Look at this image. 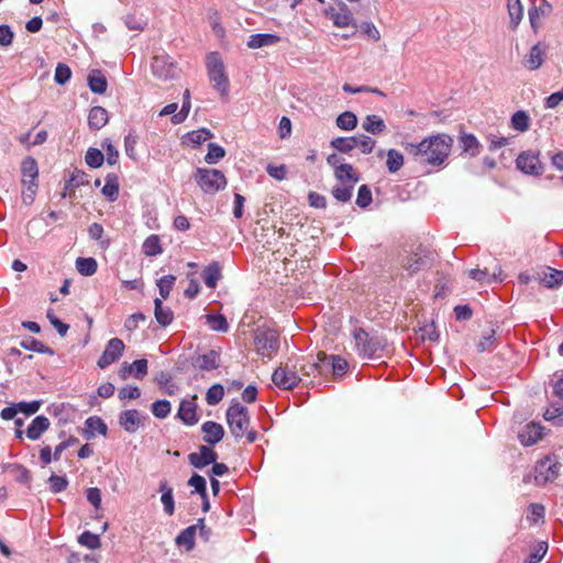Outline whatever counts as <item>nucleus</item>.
Wrapping results in <instances>:
<instances>
[{
  "label": "nucleus",
  "instance_id": "obj_1",
  "mask_svg": "<svg viewBox=\"0 0 563 563\" xmlns=\"http://www.w3.org/2000/svg\"><path fill=\"white\" fill-rule=\"evenodd\" d=\"M453 139L448 134H438L423 139L419 143H409L406 150L420 163H426L434 167L444 164L450 155Z\"/></svg>",
  "mask_w": 563,
  "mask_h": 563
},
{
  "label": "nucleus",
  "instance_id": "obj_2",
  "mask_svg": "<svg viewBox=\"0 0 563 563\" xmlns=\"http://www.w3.org/2000/svg\"><path fill=\"white\" fill-rule=\"evenodd\" d=\"M225 418L231 434L235 439H242L251 423L247 408L239 401H233L227 409Z\"/></svg>",
  "mask_w": 563,
  "mask_h": 563
},
{
  "label": "nucleus",
  "instance_id": "obj_3",
  "mask_svg": "<svg viewBox=\"0 0 563 563\" xmlns=\"http://www.w3.org/2000/svg\"><path fill=\"white\" fill-rule=\"evenodd\" d=\"M207 69L209 80L212 82L213 88L219 91L221 96H227L230 84L219 53L212 52L207 56Z\"/></svg>",
  "mask_w": 563,
  "mask_h": 563
},
{
  "label": "nucleus",
  "instance_id": "obj_4",
  "mask_svg": "<svg viewBox=\"0 0 563 563\" xmlns=\"http://www.w3.org/2000/svg\"><path fill=\"white\" fill-rule=\"evenodd\" d=\"M195 180L205 194L210 195L223 190L227 186V178L219 169L197 168Z\"/></svg>",
  "mask_w": 563,
  "mask_h": 563
},
{
  "label": "nucleus",
  "instance_id": "obj_5",
  "mask_svg": "<svg viewBox=\"0 0 563 563\" xmlns=\"http://www.w3.org/2000/svg\"><path fill=\"white\" fill-rule=\"evenodd\" d=\"M254 345L260 355L272 358L279 350V335L269 328H257L254 332Z\"/></svg>",
  "mask_w": 563,
  "mask_h": 563
},
{
  "label": "nucleus",
  "instance_id": "obj_6",
  "mask_svg": "<svg viewBox=\"0 0 563 563\" xmlns=\"http://www.w3.org/2000/svg\"><path fill=\"white\" fill-rule=\"evenodd\" d=\"M272 380L278 388L289 390L295 388L302 380V377L298 374L297 365L290 367L285 364L274 371Z\"/></svg>",
  "mask_w": 563,
  "mask_h": 563
},
{
  "label": "nucleus",
  "instance_id": "obj_7",
  "mask_svg": "<svg viewBox=\"0 0 563 563\" xmlns=\"http://www.w3.org/2000/svg\"><path fill=\"white\" fill-rule=\"evenodd\" d=\"M561 465L551 456L540 460L534 467V481L538 485L553 482L560 473Z\"/></svg>",
  "mask_w": 563,
  "mask_h": 563
},
{
  "label": "nucleus",
  "instance_id": "obj_8",
  "mask_svg": "<svg viewBox=\"0 0 563 563\" xmlns=\"http://www.w3.org/2000/svg\"><path fill=\"white\" fill-rule=\"evenodd\" d=\"M152 73L161 80H169L176 77L177 65L169 55L157 54L152 60Z\"/></svg>",
  "mask_w": 563,
  "mask_h": 563
},
{
  "label": "nucleus",
  "instance_id": "obj_9",
  "mask_svg": "<svg viewBox=\"0 0 563 563\" xmlns=\"http://www.w3.org/2000/svg\"><path fill=\"white\" fill-rule=\"evenodd\" d=\"M516 166L523 174L531 176H539L543 172V165L540 161L539 153L531 150L525 151L518 155Z\"/></svg>",
  "mask_w": 563,
  "mask_h": 563
},
{
  "label": "nucleus",
  "instance_id": "obj_10",
  "mask_svg": "<svg viewBox=\"0 0 563 563\" xmlns=\"http://www.w3.org/2000/svg\"><path fill=\"white\" fill-rule=\"evenodd\" d=\"M354 340L358 354L364 357H373L383 347L377 339L371 338L368 333L361 328L354 331Z\"/></svg>",
  "mask_w": 563,
  "mask_h": 563
},
{
  "label": "nucleus",
  "instance_id": "obj_11",
  "mask_svg": "<svg viewBox=\"0 0 563 563\" xmlns=\"http://www.w3.org/2000/svg\"><path fill=\"white\" fill-rule=\"evenodd\" d=\"M123 351L124 343L121 339L113 338L109 340L103 353L98 360V366L102 369L107 368L122 356Z\"/></svg>",
  "mask_w": 563,
  "mask_h": 563
},
{
  "label": "nucleus",
  "instance_id": "obj_12",
  "mask_svg": "<svg viewBox=\"0 0 563 563\" xmlns=\"http://www.w3.org/2000/svg\"><path fill=\"white\" fill-rule=\"evenodd\" d=\"M325 14L338 27L356 26L355 19L350 8L344 2H340L339 10L332 7L329 8Z\"/></svg>",
  "mask_w": 563,
  "mask_h": 563
},
{
  "label": "nucleus",
  "instance_id": "obj_13",
  "mask_svg": "<svg viewBox=\"0 0 563 563\" xmlns=\"http://www.w3.org/2000/svg\"><path fill=\"white\" fill-rule=\"evenodd\" d=\"M547 56V45L538 42L534 44L528 52V54L522 59V65L528 70H537L539 69Z\"/></svg>",
  "mask_w": 563,
  "mask_h": 563
},
{
  "label": "nucleus",
  "instance_id": "obj_14",
  "mask_svg": "<svg viewBox=\"0 0 563 563\" xmlns=\"http://www.w3.org/2000/svg\"><path fill=\"white\" fill-rule=\"evenodd\" d=\"M218 459V454L207 445H200L199 452H192L188 455L189 463L196 468H203Z\"/></svg>",
  "mask_w": 563,
  "mask_h": 563
},
{
  "label": "nucleus",
  "instance_id": "obj_15",
  "mask_svg": "<svg viewBox=\"0 0 563 563\" xmlns=\"http://www.w3.org/2000/svg\"><path fill=\"white\" fill-rule=\"evenodd\" d=\"M325 361L327 355L324 353L318 354L317 360H303L299 366V372L301 373L302 379L305 377H316L317 375H321L325 369Z\"/></svg>",
  "mask_w": 563,
  "mask_h": 563
},
{
  "label": "nucleus",
  "instance_id": "obj_16",
  "mask_svg": "<svg viewBox=\"0 0 563 563\" xmlns=\"http://www.w3.org/2000/svg\"><path fill=\"white\" fill-rule=\"evenodd\" d=\"M143 419H145V417H142L136 409H128L119 415V423L128 433H135L142 424Z\"/></svg>",
  "mask_w": 563,
  "mask_h": 563
},
{
  "label": "nucleus",
  "instance_id": "obj_17",
  "mask_svg": "<svg viewBox=\"0 0 563 563\" xmlns=\"http://www.w3.org/2000/svg\"><path fill=\"white\" fill-rule=\"evenodd\" d=\"M543 427L540 423L530 422L518 433L520 443L525 446L536 444L542 437Z\"/></svg>",
  "mask_w": 563,
  "mask_h": 563
},
{
  "label": "nucleus",
  "instance_id": "obj_18",
  "mask_svg": "<svg viewBox=\"0 0 563 563\" xmlns=\"http://www.w3.org/2000/svg\"><path fill=\"white\" fill-rule=\"evenodd\" d=\"M468 276L482 284L500 283L504 280L503 269L500 266H497L493 273H489L487 268H473L468 272Z\"/></svg>",
  "mask_w": 563,
  "mask_h": 563
},
{
  "label": "nucleus",
  "instance_id": "obj_19",
  "mask_svg": "<svg viewBox=\"0 0 563 563\" xmlns=\"http://www.w3.org/2000/svg\"><path fill=\"white\" fill-rule=\"evenodd\" d=\"M192 364L201 371L217 369L220 366V352L210 350L205 354L198 355Z\"/></svg>",
  "mask_w": 563,
  "mask_h": 563
},
{
  "label": "nucleus",
  "instance_id": "obj_20",
  "mask_svg": "<svg viewBox=\"0 0 563 563\" xmlns=\"http://www.w3.org/2000/svg\"><path fill=\"white\" fill-rule=\"evenodd\" d=\"M552 12V5L543 0L540 5H532L528 10L529 22L534 32L539 30L540 19L549 16Z\"/></svg>",
  "mask_w": 563,
  "mask_h": 563
},
{
  "label": "nucleus",
  "instance_id": "obj_21",
  "mask_svg": "<svg viewBox=\"0 0 563 563\" xmlns=\"http://www.w3.org/2000/svg\"><path fill=\"white\" fill-rule=\"evenodd\" d=\"M201 430L205 433L203 441L209 445L219 443L224 435L223 427L220 423L213 421H206L201 426Z\"/></svg>",
  "mask_w": 563,
  "mask_h": 563
},
{
  "label": "nucleus",
  "instance_id": "obj_22",
  "mask_svg": "<svg viewBox=\"0 0 563 563\" xmlns=\"http://www.w3.org/2000/svg\"><path fill=\"white\" fill-rule=\"evenodd\" d=\"M459 144L462 148V152L471 157L477 156L482 150L479 141L472 133L462 132L459 135Z\"/></svg>",
  "mask_w": 563,
  "mask_h": 563
},
{
  "label": "nucleus",
  "instance_id": "obj_23",
  "mask_svg": "<svg viewBox=\"0 0 563 563\" xmlns=\"http://www.w3.org/2000/svg\"><path fill=\"white\" fill-rule=\"evenodd\" d=\"M537 279L547 288H558L563 284V271L547 267L545 271L538 274Z\"/></svg>",
  "mask_w": 563,
  "mask_h": 563
},
{
  "label": "nucleus",
  "instance_id": "obj_24",
  "mask_svg": "<svg viewBox=\"0 0 563 563\" xmlns=\"http://www.w3.org/2000/svg\"><path fill=\"white\" fill-rule=\"evenodd\" d=\"M22 184L37 183L38 166L35 158L26 156L21 163Z\"/></svg>",
  "mask_w": 563,
  "mask_h": 563
},
{
  "label": "nucleus",
  "instance_id": "obj_25",
  "mask_svg": "<svg viewBox=\"0 0 563 563\" xmlns=\"http://www.w3.org/2000/svg\"><path fill=\"white\" fill-rule=\"evenodd\" d=\"M280 42V36L272 33L252 34L247 40V47L255 49L264 46H273Z\"/></svg>",
  "mask_w": 563,
  "mask_h": 563
},
{
  "label": "nucleus",
  "instance_id": "obj_26",
  "mask_svg": "<svg viewBox=\"0 0 563 563\" xmlns=\"http://www.w3.org/2000/svg\"><path fill=\"white\" fill-rule=\"evenodd\" d=\"M196 408L194 400H181L177 417L187 426H194L198 422Z\"/></svg>",
  "mask_w": 563,
  "mask_h": 563
},
{
  "label": "nucleus",
  "instance_id": "obj_27",
  "mask_svg": "<svg viewBox=\"0 0 563 563\" xmlns=\"http://www.w3.org/2000/svg\"><path fill=\"white\" fill-rule=\"evenodd\" d=\"M51 422L45 416L35 417L26 429V437L30 440H38L48 430Z\"/></svg>",
  "mask_w": 563,
  "mask_h": 563
},
{
  "label": "nucleus",
  "instance_id": "obj_28",
  "mask_svg": "<svg viewBox=\"0 0 563 563\" xmlns=\"http://www.w3.org/2000/svg\"><path fill=\"white\" fill-rule=\"evenodd\" d=\"M107 432L108 427L100 417L92 416L85 421V437L87 439L95 438L97 433L106 435Z\"/></svg>",
  "mask_w": 563,
  "mask_h": 563
},
{
  "label": "nucleus",
  "instance_id": "obj_29",
  "mask_svg": "<svg viewBox=\"0 0 563 563\" xmlns=\"http://www.w3.org/2000/svg\"><path fill=\"white\" fill-rule=\"evenodd\" d=\"M509 27L516 31L523 18V5L520 0H507Z\"/></svg>",
  "mask_w": 563,
  "mask_h": 563
},
{
  "label": "nucleus",
  "instance_id": "obj_30",
  "mask_svg": "<svg viewBox=\"0 0 563 563\" xmlns=\"http://www.w3.org/2000/svg\"><path fill=\"white\" fill-rule=\"evenodd\" d=\"M158 492L162 494L161 501L165 514L172 516L175 512L173 488L168 485L167 481H162L158 486Z\"/></svg>",
  "mask_w": 563,
  "mask_h": 563
},
{
  "label": "nucleus",
  "instance_id": "obj_31",
  "mask_svg": "<svg viewBox=\"0 0 563 563\" xmlns=\"http://www.w3.org/2000/svg\"><path fill=\"white\" fill-rule=\"evenodd\" d=\"M108 111L102 107H93L89 111L88 124L92 130H100L108 123Z\"/></svg>",
  "mask_w": 563,
  "mask_h": 563
},
{
  "label": "nucleus",
  "instance_id": "obj_32",
  "mask_svg": "<svg viewBox=\"0 0 563 563\" xmlns=\"http://www.w3.org/2000/svg\"><path fill=\"white\" fill-rule=\"evenodd\" d=\"M106 184L101 189L102 195L111 202L115 201L119 197V177L114 173H110L106 176Z\"/></svg>",
  "mask_w": 563,
  "mask_h": 563
},
{
  "label": "nucleus",
  "instance_id": "obj_33",
  "mask_svg": "<svg viewBox=\"0 0 563 563\" xmlns=\"http://www.w3.org/2000/svg\"><path fill=\"white\" fill-rule=\"evenodd\" d=\"M362 128L367 133L378 135L386 131V123L379 115L368 114L364 118Z\"/></svg>",
  "mask_w": 563,
  "mask_h": 563
},
{
  "label": "nucleus",
  "instance_id": "obj_34",
  "mask_svg": "<svg viewBox=\"0 0 563 563\" xmlns=\"http://www.w3.org/2000/svg\"><path fill=\"white\" fill-rule=\"evenodd\" d=\"M88 86L92 92L102 95L107 90L108 81L101 70L93 69L88 75Z\"/></svg>",
  "mask_w": 563,
  "mask_h": 563
},
{
  "label": "nucleus",
  "instance_id": "obj_35",
  "mask_svg": "<svg viewBox=\"0 0 563 563\" xmlns=\"http://www.w3.org/2000/svg\"><path fill=\"white\" fill-rule=\"evenodd\" d=\"M154 306H155L154 314H155L156 321L162 327L169 325L174 320V312L172 311V309L169 307H165L163 305L162 299H159V298H156L154 300Z\"/></svg>",
  "mask_w": 563,
  "mask_h": 563
},
{
  "label": "nucleus",
  "instance_id": "obj_36",
  "mask_svg": "<svg viewBox=\"0 0 563 563\" xmlns=\"http://www.w3.org/2000/svg\"><path fill=\"white\" fill-rule=\"evenodd\" d=\"M334 176L339 184L356 185L360 181V175L354 172L351 164L339 166V170H334Z\"/></svg>",
  "mask_w": 563,
  "mask_h": 563
},
{
  "label": "nucleus",
  "instance_id": "obj_37",
  "mask_svg": "<svg viewBox=\"0 0 563 563\" xmlns=\"http://www.w3.org/2000/svg\"><path fill=\"white\" fill-rule=\"evenodd\" d=\"M202 278L207 287L214 288L221 278V268L217 262L209 264L202 272Z\"/></svg>",
  "mask_w": 563,
  "mask_h": 563
},
{
  "label": "nucleus",
  "instance_id": "obj_38",
  "mask_svg": "<svg viewBox=\"0 0 563 563\" xmlns=\"http://www.w3.org/2000/svg\"><path fill=\"white\" fill-rule=\"evenodd\" d=\"M89 183L88 175L84 170L75 169L65 184V191L62 197H66L68 190H74Z\"/></svg>",
  "mask_w": 563,
  "mask_h": 563
},
{
  "label": "nucleus",
  "instance_id": "obj_39",
  "mask_svg": "<svg viewBox=\"0 0 563 563\" xmlns=\"http://www.w3.org/2000/svg\"><path fill=\"white\" fill-rule=\"evenodd\" d=\"M330 145L340 153L349 154L354 148H356V135L347 137L340 136L332 139Z\"/></svg>",
  "mask_w": 563,
  "mask_h": 563
},
{
  "label": "nucleus",
  "instance_id": "obj_40",
  "mask_svg": "<svg viewBox=\"0 0 563 563\" xmlns=\"http://www.w3.org/2000/svg\"><path fill=\"white\" fill-rule=\"evenodd\" d=\"M20 346L32 352H36L40 354H46V355H54L55 351L45 345L43 342L34 339V338H27L20 342Z\"/></svg>",
  "mask_w": 563,
  "mask_h": 563
},
{
  "label": "nucleus",
  "instance_id": "obj_41",
  "mask_svg": "<svg viewBox=\"0 0 563 563\" xmlns=\"http://www.w3.org/2000/svg\"><path fill=\"white\" fill-rule=\"evenodd\" d=\"M195 537H196V527L189 526L186 529H184L177 537H176V544L183 545L186 548L187 551H191L195 548Z\"/></svg>",
  "mask_w": 563,
  "mask_h": 563
},
{
  "label": "nucleus",
  "instance_id": "obj_42",
  "mask_svg": "<svg viewBox=\"0 0 563 563\" xmlns=\"http://www.w3.org/2000/svg\"><path fill=\"white\" fill-rule=\"evenodd\" d=\"M142 251L146 256H156L163 252L158 235L151 234L145 239Z\"/></svg>",
  "mask_w": 563,
  "mask_h": 563
},
{
  "label": "nucleus",
  "instance_id": "obj_43",
  "mask_svg": "<svg viewBox=\"0 0 563 563\" xmlns=\"http://www.w3.org/2000/svg\"><path fill=\"white\" fill-rule=\"evenodd\" d=\"M76 268L82 276H92L97 272L98 264L92 257H78Z\"/></svg>",
  "mask_w": 563,
  "mask_h": 563
},
{
  "label": "nucleus",
  "instance_id": "obj_44",
  "mask_svg": "<svg viewBox=\"0 0 563 563\" xmlns=\"http://www.w3.org/2000/svg\"><path fill=\"white\" fill-rule=\"evenodd\" d=\"M424 265H426V260L419 253H412L405 260V262L402 264L404 268L406 271H408L409 274H415V273L419 272L420 269H422V267Z\"/></svg>",
  "mask_w": 563,
  "mask_h": 563
},
{
  "label": "nucleus",
  "instance_id": "obj_45",
  "mask_svg": "<svg viewBox=\"0 0 563 563\" xmlns=\"http://www.w3.org/2000/svg\"><path fill=\"white\" fill-rule=\"evenodd\" d=\"M335 122L339 129L352 131L357 126V117L351 111H345L338 115Z\"/></svg>",
  "mask_w": 563,
  "mask_h": 563
},
{
  "label": "nucleus",
  "instance_id": "obj_46",
  "mask_svg": "<svg viewBox=\"0 0 563 563\" xmlns=\"http://www.w3.org/2000/svg\"><path fill=\"white\" fill-rule=\"evenodd\" d=\"M355 185L338 184L335 185L331 194L340 202H347L352 198L353 189Z\"/></svg>",
  "mask_w": 563,
  "mask_h": 563
},
{
  "label": "nucleus",
  "instance_id": "obj_47",
  "mask_svg": "<svg viewBox=\"0 0 563 563\" xmlns=\"http://www.w3.org/2000/svg\"><path fill=\"white\" fill-rule=\"evenodd\" d=\"M332 368L334 375H343L347 369V362L340 355H327L325 369Z\"/></svg>",
  "mask_w": 563,
  "mask_h": 563
},
{
  "label": "nucleus",
  "instance_id": "obj_48",
  "mask_svg": "<svg viewBox=\"0 0 563 563\" xmlns=\"http://www.w3.org/2000/svg\"><path fill=\"white\" fill-rule=\"evenodd\" d=\"M510 121L511 128L518 132H526L530 126V118L522 110L515 112Z\"/></svg>",
  "mask_w": 563,
  "mask_h": 563
},
{
  "label": "nucleus",
  "instance_id": "obj_49",
  "mask_svg": "<svg viewBox=\"0 0 563 563\" xmlns=\"http://www.w3.org/2000/svg\"><path fill=\"white\" fill-rule=\"evenodd\" d=\"M404 165V155L395 150V148H391L387 152V161H386V166H387V169L390 172V173H397Z\"/></svg>",
  "mask_w": 563,
  "mask_h": 563
},
{
  "label": "nucleus",
  "instance_id": "obj_50",
  "mask_svg": "<svg viewBox=\"0 0 563 563\" xmlns=\"http://www.w3.org/2000/svg\"><path fill=\"white\" fill-rule=\"evenodd\" d=\"M207 324L209 328L217 332H228L229 323L223 314H207Z\"/></svg>",
  "mask_w": 563,
  "mask_h": 563
},
{
  "label": "nucleus",
  "instance_id": "obj_51",
  "mask_svg": "<svg viewBox=\"0 0 563 563\" xmlns=\"http://www.w3.org/2000/svg\"><path fill=\"white\" fill-rule=\"evenodd\" d=\"M85 162L89 167L98 168L103 164L104 155L100 150L96 147H90L86 152Z\"/></svg>",
  "mask_w": 563,
  "mask_h": 563
},
{
  "label": "nucleus",
  "instance_id": "obj_52",
  "mask_svg": "<svg viewBox=\"0 0 563 563\" xmlns=\"http://www.w3.org/2000/svg\"><path fill=\"white\" fill-rule=\"evenodd\" d=\"M543 417L547 421H553L558 426L563 424V402L553 404L545 410Z\"/></svg>",
  "mask_w": 563,
  "mask_h": 563
},
{
  "label": "nucleus",
  "instance_id": "obj_53",
  "mask_svg": "<svg viewBox=\"0 0 563 563\" xmlns=\"http://www.w3.org/2000/svg\"><path fill=\"white\" fill-rule=\"evenodd\" d=\"M225 155V151L222 146L216 143L208 144V152L205 156V161L208 164H217Z\"/></svg>",
  "mask_w": 563,
  "mask_h": 563
},
{
  "label": "nucleus",
  "instance_id": "obj_54",
  "mask_svg": "<svg viewBox=\"0 0 563 563\" xmlns=\"http://www.w3.org/2000/svg\"><path fill=\"white\" fill-rule=\"evenodd\" d=\"M190 107H191L190 93H189V90L186 89L184 92V100H183L181 109L179 112H177L176 114L173 115L172 122L174 124H179V123L184 122L189 114Z\"/></svg>",
  "mask_w": 563,
  "mask_h": 563
},
{
  "label": "nucleus",
  "instance_id": "obj_55",
  "mask_svg": "<svg viewBox=\"0 0 563 563\" xmlns=\"http://www.w3.org/2000/svg\"><path fill=\"white\" fill-rule=\"evenodd\" d=\"M224 396V389L223 386L220 384H214L207 390L206 394V401L210 406L218 405Z\"/></svg>",
  "mask_w": 563,
  "mask_h": 563
},
{
  "label": "nucleus",
  "instance_id": "obj_56",
  "mask_svg": "<svg viewBox=\"0 0 563 563\" xmlns=\"http://www.w3.org/2000/svg\"><path fill=\"white\" fill-rule=\"evenodd\" d=\"M176 277L174 275H165L157 280L159 295L163 299H167L175 284Z\"/></svg>",
  "mask_w": 563,
  "mask_h": 563
},
{
  "label": "nucleus",
  "instance_id": "obj_57",
  "mask_svg": "<svg viewBox=\"0 0 563 563\" xmlns=\"http://www.w3.org/2000/svg\"><path fill=\"white\" fill-rule=\"evenodd\" d=\"M78 542L91 550L98 549L101 544L99 536L90 532V531H84L78 537Z\"/></svg>",
  "mask_w": 563,
  "mask_h": 563
},
{
  "label": "nucleus",
  "instance_id": "obj_58",
  "mask_svg": "<svg viewBox=\"0 0 563 563\" xmlns=\"http://www.w3.org/2000/svg\"><path fill=\"white\" fill-rule=\"evenodd\" d=\"M172 410L170 402L166 399L156 400L152 404V413L159 419L166 418Z\"/></svg>",
  "mask_w": 563,
  "mask_h": 563
},
{
  "label": "nucleus",
  "instance_id": "obj_59",
  "mask_svg": "<svg viewBox=\"0 0 563 563\" xmlns=\"http://www.w3.org/2000/svg\"><path fill=\"white\" fill-rule=\"evenodd\" d=\"M70 76H71V70L66 64H63V63L57 64V66L55 68V74H54V80L56 84L65 85L70 79Z\"/></svg>",
  "mask_w": 563,
  "mask_h": 563
},
{
  "label": "nucleus",
  "instance_id": "obj_60",
  "mask_svg": "<svg viewBox=\"0 0 563 563\" xmlns=\"http://www.w3.org/2000/svg\"><path fill=\"white\" fill-rule=\"evenodd\" d=\"M213 135L208 129H200L188 133V141L194 145H200L211 139Z\"/></svg>",
  "mask_w": 563,
  "mask_h": 563
},
{
  "label": "nucleus",
  "instance_id": "obj_61",
  "mask_svg": "<svg viewBox=\"0 0 563 563\" xmlns=\"http://www.w3.org/2000/svg\"><path fill=\"white\" fill-rule=\"evenodd\" d=\"M376 145V141L368 135L360 134L356 135V147H360L363 154H369L373 152Z\"/></svg>",
  "mask_w": 563,
  "mask_h": 563
},
{
  "label": "nucleus",
  "instance_id": "obj_62",
  "mask_svg": "<svg viewBox=\"0 0 563 563\" xmlns=\"http://www.w3.org/2000/svg\"><path fill=\"white\" fill-rule=\"evenodd\" d=\"M372 200H373L372 199V191H371L369 187L367 185H362L358 188L355 203L360 208H366V207H368L371 205Z\"/></svg>",
  "mask_w": 563,
  "mask_h": 563
},
{
  "label": "nucleus",
  "instance_id": "obj_63",
  "mask_svg": "<svg viewBox=\"0 0 563 563\" xmlns=\"http://www.w3.org/2000/svg\"><path fill=\"white\" fill-rule=\"evenodd\" d=\"M49 489L52 493L57 494L65 490L68 486V481L64 476L51 475L48 478Z\"/></svg>",
  "mask_w": 563,
  "mask_h": 563
},
{
  "label": "nucleus",
  "instance_id": "obj_64",
  "mask_svg": "<svg viewBox=\"0 0 563 563\" xmlns=\"http://www.w3.org/2000/svg\"><path fill=\"white\" fill-rule=\"evenodd\" d=\"M547 551L548 544L545 542H539L523 563H539L544 558Z\"/></svg>",
  "mask_w": 563,
  "mask_h": 563
}]
</instances>
